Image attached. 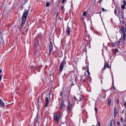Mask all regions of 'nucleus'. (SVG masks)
Returning a JSON list of instances; mask_svg holds the SVG:
<instances>
[{
	"mask_svg": "<svg viewBox=\"0 0 126 126\" xmlns=\"http://www.w3.org/2000/svg\"><path fill=\"white\" fill-rule=\"evenodd\" d=\"M122 9H120L119 8L115 7L114 11V13L115 15L119 17V19L120 18V14L121 11H122Z\"/></svg>",
	"mask_w": 126,
	"mask_h": 126,
	"instance_id": "f257e3e1",
	"label": "nucleus"
},
{
	"mask_svg": "<svg viewBox=\"0 0 126 126\" xmlns=\"http://www.w3.org/2000/svg\"><path fill=\"white\" fill-rule=\"evenodd\" d=\"M70 81L72 83L71 84V85L72 86L75 84H76L77 83L76 80V76L75 74H73L70 76Z\"/></svg>",
	"mask_w": 126,
	"mask_h": 126,
	"instance_id": "f03ea898",
	"label": "nucleus"
},
{
	"mask_svg": "<svg viewBox=\"0 0 126 126\" xmlns=\"http://www.w3.org/2000/svg\"><path fill=\"white\" fill-rule=\"evenodd\" d=\"M29 10V9L27 10L26 9L24 12L22 17V19L24 20V21L26 20L27 16L28 14V12Z\"/></svg>",
	"mask_w": 126,
	"mask_h": 126,
	"instance_id": "7ed1b4c3",
	"label": "nucleus"
},
{
	"mask_svg": "<svg viewBox=\"0 0 126 126\" xmlns=\"http://www.w3.org/2000/svg\"><path fill=\"white\" fill-rule=\"evenodd\" d=\"M74 99L75 100H77L79 101H80L83 100V97L80 95H77L76 96H74L73 97Z\"/></svg>",
	"mask_w": 126,
	"mask_h": 126,
	"instance_id": "20e7f679",
	"label": "nucleus"
},
{
	"mask_svg": "<svg viewBox=\"0 0 126 126\" xmlns=\"http://www.w3.org/2000/svg\"><path fill=\"white\" fill-rule=\"evenodd\" d=\"M66 64V63L64 59L63 61L60 64L59 68H60V71L61 72L63 70V68L64 66Z\"/></svg>",
	"mask_w": 126,
	"mask_h": 126,
	"instance_id": "39448f33",
	"label": "nucleus"
},
{
	"mask_svg": "<svg viewBox=\"0 0 126 126\" xmlns=\"http://www.w3.org/2000/svg\"><path fill=\"white\" fill-rule=\"evenodd\" d=\"M58 99L59 101L60 102V100L61 101L60 110H61L62 111L63 110V108L65 107V105L64 103L63 100L62 98H58Z\"/></svg>",
	"mask_w": 126,
	"mask_h": 126,
	"instance_id": "423d86ee",
	"label": "nucleus"
},
{
	"mask_svg": "<svg viewBox=\"0 0 126 126\" xmlns=\"http://www.w3.org/2000/svg\"><path fill=\"white\" fill-rule=\"evenodd\" d=\"M88 76L84 75L81 76L80 80L81 81L87 82V81Z\"/></svg>",
	"mask_w": 126,
	"mask_h": 126,
	"instance_id": "0eeeda50",
	"label": "nucleus"
},
{
	"mask_svg": "<svg viewBox=\"0 0 126 126\" xmlns=\"http://www.w3.org/2000/svg\"><path fill=\"white\" fill-rule=\"evenodd\" d=\"M68 106L67 107V109L66 110L67 112H70V110L71 108L72 104L70 103V101L68 100Z\"/></svg>",
	"mask_w": 126,
	"mask_h": 126,
	"instance_id": "6e6552de",
	"label": "nucleus"
},
{
	"mask_svg": "<svg viewBox=\"0 0 126 126\" xmlns=\"http://www.w3.org/2000/svg\"><path fill=\"white\" fill-rule=\"evenodd\" d=\"M54 120L57 122H58L60 115H57V113L56 112H55L54 113Z\"/></svg>",
	"mask_w": 126,
	"mask_h": 126,
	"instance_id": "1a4fd4ad",
	"label": "nucleus"
},
{
	"mask_svg": "<svg viewBox=\"0 0 126 126\" xmlns=\"http://www.w3.org/2000/svg\"><path fill=\"white\" fill-rule=\"evenodd\" d=\"M53 49L52 44L51 42L50 41L49 45V54L51 53Z\"/></svg>",
	"mask_w": 126,
	"mask_h": 126,
	"instance_id": "9d476101",
	"label": "nucleus"
},
{
	"mask_svg": "<svg viewBox=\"0 0 126 126\" xmlns=\"http://www.w3.org/2000/svg\"><path fill=\"white\" fill-rule=\"evenodd\" d=\"M120 30L121 32L123 33H126V29L123 26H122L120 29Z\"/></svg>",
	"mask_w": 126,
	"mask_h": 126,
	"instance_id": "9b49d317",
	"label": "nucleus"
},
{
	"mask_svg": "<svg viewBox=\"0 0 126 126\" xmlns=\"http://www.w3.org/2000/svg\"><path fill=\"white\" fill-rule=\"evenodd\" d=\"M23 21L24 20H22V24H21L18 27H17V28H19L20 29L19 31H21V28L23 27L26 20L24 21V22Z\"/></svg>",
	"mask_w": 126,
	"mask_h": 126,
	"instance_id": "f8f14e48",
	"label": "nucleus"
},
{
	"mask_svg": "<svg viewBox=\"0 0 126 126\" xmlns=\"http://www.w3.org/2000/svg\"><path fill=\"white\" fill-rule=\"evenodd\" d=\"M39 118H38L37 117L35 119V123L34 124V126H36L37 125H39L38 124V122H39Z\"/></svg>",
	"mask_w": 126,
	"mask_h": 126,
	"instance_id": "ddd939ff",
	"label": "nucleus"
},
{
	"mask_svg": "<svg viewBox=\"0 0 126 126\" xmlns=\"http://www.w3.org/2000/svg\"><path fill=\"white\" fill-rule=\"evenodd\" d=\"M34 46L35 47H36L37 46H38V42L37 39V38H36V39L34 40Z\"/></svg>",
	"mask_w": 126,
	"mask_h": 126,
	"instance_id": "4468645a",
	"label": "nucleus"
},
{
	"mask_svg": "<svg viewBox=\"0 0 126 126\" xmlns=\"http://www.w3.org/2000/svg\"><path fill=\"white\" fill-rule=\"evenodd\" d=\"M70 31V28L68 26H67L66 28V32H67V34L68 35H69Z\"/></svg>",
	"mask_w": 126,
	"mask_h": 126,
	"instance_id": "2eb2a0df",
	"label": "nucleus"
},
{
	"mask_svg": "<svg viewBox=\"0 0 126 126\" xmlns=\"http://www.w3.org/2000/svg\"><path fill=\"white\" fill-rule=\"evenodd\" d=\"M117 112V109L116 107H115L114 108V116L115 118V117L116 115Z\"/></svg>",
	"mask_w": 126,
	"mask_h": 126,
	"instance_id": "dca6fc26",
	"label": "nucleus"
},
{
	"mask_svg": "<svg viewBox=\"0 0 126 126\" xmlns=\"http://www.w3.org/2000/svg\"><path fill=\"white\" fill-rule=\"evenodd\" d=\"M45 100L46 101V103L45 105V107H47L49 103V99L47 97H46L45 99Z\"/></svg>",
	"mask_w": 126,
	"mask_h": 126,
	"instance_id": "f3484780",
	"label": "nucleus"
},
{
	"mask_svg": "<svg viewBox=\"0 0 126 126\" xmlns=\"http://www.w3.org/2000/svg\"><path fill=\"white\" fill-rule=\"evenodd\" d=\"M110 126H115V121L112 119L111 121Z\"/></svg>",
	"mask_w": 126,
	"mask_h": 126,
	"instance_id": "a211bd4d",
	"label": "nucleus"
},
{
	"mask_svg": "<svg viewBox=\"0 0 126 126\" xmlns=\"http://www.w3.org/2000/svg\"><path fill=\"white\" fill-rule=\"evenodd\" d=\"M126 39V33H124L123 34V35L122 36V40L123 42Z\"/></svg>",
	"mask_w": 126,
	"mask_h": 126,
	"instance_id": "6ab92c4d",
	"label": "nucleus"
},
{
	"mask_svg": "<svg viewBox=\"0 0 126 126\" xmlns=\"http://www.w3.org/2000/svg\"><path fill=\"white\" fill-rule=\"evenodd\" d=\"M0 103L2 107H4V104L3 102L0 99Z\"/></svg>",
	"mask_w": 126,
	"mask_h": 126,
	"instance_id": "aec40b11",
	"label": "nucleus"
},
{
	"mask_svg": "<svg viewBox=\"0 0 126 126\" xmlns=\"http://www.w3.org/2000/svg\"><path fill=\"white\" fill-rule=\"evenodd\" d=\"M121 16V18H123L124 17V15L123 14V12L122 11H121V14H120V16Z\"/></svg>",
	"mask_w": 126,
	"mask_h": 126,
	"instance_id": "412c9836",
	"label": "nucleus"
},
{
	"mask_svg": "<svg viewBox=\"0 0 126 126\" xmlns=\"http://www.w3.org/2000/svg\"><path fill=\"white\" fill-rule=\"evenodd\" d=\"M108 105L110 106V105L111 103V99L110 98H109L108 100Z\"/></svg>",
	"mask_w": 126,
	"mask_h": 126,
	"instance_id": "4be33fe9",
	"label": "nucleus"
},
{
	"mask_svg": "<svg viewBox=\"0 0 126 126\" xmlns=\"http://www.w3.org/2000/svg\"><path fill=\"white\" fill-rule=\"evenodd\" d=\"M38 37L40 38L41 40L42 39V35L41 34H39L38 36Z\"/></svg>",
	"mask_w": 126,
	"mask_h": 126,
	"instance_id": "5701e85b",
	"label": "nucleus"
},
{
	"mask_svg": "<svg viewBox=\"0 0 126 126\" xmlns=\"http://www.w3.org/2000/svg\"><path fill=\"white\" fill-rule=\"evenodd\" d=\"M107 63H106L104 66V67L103 69L104 70H105V69L107 67L106 66H107Z\"/></svg>",
	"mask_w": 126,
	"mask_h": 126,
	"instance_id": "b1692460",
	"label": "nucleus"
},
{
	"mask_svg": "<svg viewBox=\"0 0 126 126\" xmlns=\"http://www.w3.org/2000/svg\"><path fill=\"white\" fill-rule=\"evenodd\" d=\"M50 5V3L48 2H47L46 3V6L47 7H48Z\"/></svg>",
	"mask_w": 126,
	"mask_h": 126,
	"instance_id": "393cba45",
	"label": "nucleus"
},
{
	"mask_svg": "<svg viewBox=\"0 0 126 126\" xmlns=\"http://www.w3.org/2000/svg\"><path fill=\"white\" fill-rule=\"evenodd\" d=\"M115 44L113 43H111V45L112 47H115Z\"/></svg>",
	"mask_w": 126,
	"mask_h": 126,
	"instance_id": "a878e982",
	"label": "nucleus"
},
{
	"mask_svg": "<svg viewBox=\"0 0 126 126\" xmlns=\"http://www.w3.org/2000/svg\"><path fill=\"white\" fill-rule=\"evenodd\" d=\"M86 12L84 11L83 13V16H85L86 15Z\"/></svg>",
	"mask_w": 126,
	"mask_h": 126,
	"instance_id": "bb28decb",
	"label": "nucleus"
},
{
	"mask_svg": "<svg viewBox=\"0 0 126 126\" xmlns=\"http://www.w3.org/2000/svg\"><path fill=\"white\" fill-rule=\"evenodd\" d=\"M123 120H124V119H123V118L122 117H121V122H122L123 121Z\"/></svg>",
	"mask_w": 126,
	"mask_h": 126,
	"instance_id": "cd10ccee",
	"label": "nucleus"
},
{
	"mask_svg": "<svg viewBox=\"0 0 126 126\" xmlns=\"http://www.w3.org/2000/svg\"><path fill=\"white\" fill-rule=\"evenodd\" d=\"M122 8L124 9L125 8V6L124 5H122L121 6Z\"/></svg>",
	"mask_w": 126,
	"mask_h": 126,
	"instance_id": "c85d7f7f",
	"label": "nucleus"
},
{
	"mask_svg": "<svg viewBox=\"0 0 126 126\" xmlns=\"http://www.w3.org/2000/svg\"><path fill=\"white\" fill-rule=\"evenodd\" d=\"M123 2L124 5H126V1H125V0H123Z\"/></svg>",
	"mask_w": 126,
	"mask_h": 126,
	"instance_id": "c756f323",
	"label": "nucleus"
},
{
	"mask_svg": "<svg viewBox=\"0 0 126 126\" xmlns=\"http://www.w3.org/2000/svg\"><path fill=\"white\" fill-rule=\"evenodd\" d=\"M102 10L103 12H105V11H106L107 10H105V9H104L103 8H102Z\"/></svg>",
	"mask_w": 126,
	"mask_h": 126,
	"instance_id": "7c9ffc66",
	"label": "nucleus"
},
{
	"mask_svg": "<svg viewBox=\"0 0 126 126\" xmlns=\"http://www.w3.org/2000/svg\"><path fill=\"white\" fill-rule=\"evenodd\" d=\"M113 83L112 84V87H113V89L114 90L115 89V87L113 86Z\"/></svg>",
	"mask_w": 126,
	"mask_h": 126,
	"instance_id": "2f4dec72",
	"label": "nucleus"
},
{
	"mask_svg": "<svg viewBox=\"0 0 126 126\" xmlns=\"http://www.w3.org/2000/svg\"><path fill=\"white\" fill-rule=\"evenodd\" d=\"M94 110L95 111V113H96L97 112V108L96 107H95V108H94Z\"/></svg>",
	"mask_w": 126,
	"mask_h": 126,
	"instance_id": "473e14b6",
	"label": "nucleus"
},
{
	"mask_svg": "<svg viewBox=\"0 0 126 126\" xmlns=\"http://www.w3.org/2000/svg\"><path fill=\"white\" fill-rule=\"evenodd\" d=\"M2 75H1L0 74V81H1V79H2Z\"/></svg>",
	"mask_w": 126,
	"mask_h": 126,
	"instance_id": "72a5a7b5",
	"label": "nucleus"
},
{
	"mask_svg": "<svg viewBox=\"0 0 126 126\" xmlns=\"http://www.w3.org/2000/svg\"><path fill=\"white\" fill-rule=\"evenodd\" d=\"M117 124L118 125H120V123L119 122V121H117Z\"/></svg>",
	"mask_w": 126,
	"mask_h": 126,
	"instance_id": "f704fd0d",
	"label": "nucleus"
},
{
	"mask_svg": "<svg viewBox=\"0 0 126 126\" xmlns=\"http://www.w3.org/2000/svg\"><path fill=\"white\" fill-rule=\"evenodd\" d=\"M119 100L118 99H117V101H116V102L117 103V104H118L119 103Z\"/></svg>",
	"mask_w": 126,
	"mask_h": 126,
	"instance_id": "c9c22d12",
	"label": "nucleus"
},
{
	"mask_svg": "<svg viewBox=\"0 0 126 126\" xmlns=\"http://www.w3.org/2000/svg\"><path fill=\"white\" fill-rule=\"evenodd\" d=\"M60 95L61 96H62V93L61 91L60 92Z\"/></svg>",
	"mask_w": 126,
	"mask_h": 126,
	"instance_id": "e433bc0d",
	"label": "nucleus"
},
{
	"mask_svg": "<svg viewBox=\"0 0 126 126\" xmlns=\"http://www.w3.org/2000/svg\"><path fill=\"white\" fill-rule=\"evenodd\" d=\"M32 68L33 69L34 68V69H35V70H36V69L37 68V67H33Z\"/></svg>",
	"mask_w": 126,
	"mask_h": 126,
	"instance_id": "4c0bfd02",
	"label": "nucleus"
},
{
	"mask_svg": "<svg viewBox=\"0 0 126 126\" xmlns=\"http://www.w3.org/2000/svg\"><path fill=\"white\" fill-rule=\"evenodd\" d=\"M64 8V7L63 6H61V9L62 10H64L63 9V8Z\"/></svg>",
	"mask_w": 126,
	"mask_h": 126,
	"instance_id": "58836bf2",
	"label": "nucleus"
},
{
	"mask_svg": "<svg viewBox=\"0 0 126 126\" xmlns=\"http://www.w3.org/2000/svg\"><path fill=\"white\" fill-rule=\"evenodd\" d=\"M87 73H88V75H89V74H90V73L89 72V71L88 69L87 70Z\"/></svg>",
	"mask_w": 126,
	"mask_h": 126,
	"instance_id": "ea45409f",
	"label": "nucleus"
},
{
	"mask_svg": "<svg viewBox=\"0 0 126 126\" xmlns=\"http://www.w3.org/2000/svg\"><path fill=\"white\" fill-rule=\"evenodd\" d=\"M65 0H63L62 1V3H63L64 2Z\"/></svg>",
	"mask_w": 126,
	"mask_h": 126,
	"instance_id": "a19ab883",
	"label": "nucleus"
},
{
	"mask_svg": "<svg viewBox=\"0 0 126 126\" xmlns=\"http://www.w3.org/2000/svg\"><path fill=\"white\" fill-rule=\"evenodd\" d=\"M124 106L126 108V102H125L124 103Z\"/></svg>",
	"mask_w": 126,
	"mask_h": 126,
	"instance_id": "79ce46f5",
	"label": "nucleus"
},
{
	"mask_svg": "<svg viewBox=\"0 0 126 126\" xmlns=\"http://www.w3.org/2000/svg\"><path fill=\"white\" fill-rule=\"evenodd\" d=\"M107 68H110V67L109 66V64H107Z\"/></svg>",
	"mask_w": 126,
	"mask_h": 126,
	"instance_id": "37998d69",
	"label": "nucleus"
},
{
	"mask_svg": "<svg viewBox=\"0 0 126 126\" xmlns=\"http://www.w3.org/2000/svg\"><path fill=\"white\" fill-rule=\"evenodd\" d=\"M101 1H102V0H99V3L100 4V3L101 2Z\"/></svg>",
	"mask_w": 126,
	"mask_h": 126,
	"instance_id": "c03bdc74",
	"label": "nucleus"
},
{
	"mask_svg": "<svg viewBox=\"0 0 126 126\" xmlns=\"http://www.w3.org/2000/svg\"><path fill=\"white\" fill-rule=\"evenodd\" d=\"M28 31V28H27L26 29V31L27 32Z\"/></svg>",
	"mask_w": 126,
	"mask_h": 126,
	"instance_id": "a18cd8bd",
	"label": "nucleus"
},
{
	"mask_svg": "<svg viewBox=\"0 0 126 126\" xmlns=\"http://www.w3.org/2000/svg\"><path fill=\"white\" fill-rule=\"evenodd\" d=\"M62 12L64 14V11H65V10H62Z\"/></svg>",
	"mask_w": 126,
	"mask_h": 126,
	"instance_id": "49530a36",
	"label": "nucleus"
},
{
	"mask_svg": "<svg viewBox=\"0 0 126 126\" xmlns=\"http://www.w3.org/2000/svg\"><path fill=\"white\" fill-rule=\"evenodd\" d=\"M98 124H99V126H100V123L99 122H98Z\"/></svg>",
	"mask_w": 126,
	"mask_h": 126,
	"instance_id": "de8ad7c7",
	"label": "nucleus"
},
{
	"mask_svg": "<svg viewBox=\"0 0 126 126\" xmlns=\"http://www.w3.org/2000/svg\"><path fill=\"white\" fill-rule=\"evenodd\" d=\"M120 40H118V43H119L120 42Z\"/></svg>",
	"mask_w": 126,
	"mask_h": 126,
	"instance_id": "09e8293b",
	"label": "nucleus"
},
{
	"mask_svg": "<svg viewBox=\"0 0 126 126\" xmlns=\"http://www.w3.org/2000/svg\"><path fill=\"white\" fill-rule=\"evenodd\" d=\"M2 72V70L1 69H0V73H1Z\"/></svg>",
	"mask_w": 126,
	"mask_h": 126,
	"instance_id": "8fccbe9b",
	"label": "nucleus"
},
{
	"mask_svg": "<svg viewBox=\"0 0 126 126\" xmlns=\"http://www.w3.org/2000/svg\"><path fill=\"white\" fill-rule=\"evenodd\" d=\"M115 50H116V51L117 52L118 51V50L117 49H115Z\"/></svg>",
	"mask_w": 126,
	"mask_h": 126,
	"instance_id": "3c124183",
	"label": "nucleus"
},
{
	"mask_svg": "<svg viewBox=\"0 0 126 126\" xmlns=\"http://www.w3.org/2000/svg\"><path fill=\"white\" fill-rule=\"evenodd\" d=\"M38 101H39V96L38 97Z\"/></svg>",
	"mask_w": 126,
	"mask_h": 126,
	"instance_id": "603ef678",
	"label": "nucleus"
},
{
	"mask_svg": "<svg viewBox=\"0 0 126 126\" xmlns=\"http://www.w3.org/2000/svg\"><path fill=\"white\" fill-rule=\"evenodd\" d=\"M101 83L102 84V80L101 79Z\"/></svg>",
	"mask_w": 126,
	"mask_h": 126,
	"instance_id": "864d4df0",
	"label": "nucleus"
},
{
	"mask_svg": "<svg viewBox=\"0 0 126 126\" xmlns=\"http://www.w3.org/2000/svg\"><path fill=\"white\" fill-rule=\"evenodd\" d=\"M122 39V37H121L119 39V40H121Z\"/></svg>",
	"mask_w": 126,
	"mask_h": 126,
	"instance_id": "5fc2aeb1",
	"label": "nucleus"
},
{
	"mask_svg": "<svg viewBox=\"0 0 126 126\" xmlns=\"http://www.w3.org/2000/svg\"><path fill=\"white\" fill-rule=\"evenodd\" d=\"M124 126H126V125H125Z\"/></svg>",
	"mask_w": 126,
	"mask_h": 126,
	"instance_id": "6e6d98bb",
	"label": "nucleus"
},
{
	"mask_svg": "<svg viewBox=\"0 0 126 126\" xmlns=\"http://www.w3.org/2000/svg\"><path fill=\"white\" fill-rule=\"evenodd\" d=\"M89 36H89H89H88V37H89Z\"/></svg>",
	"mask_w": 126,
	"mask_h": 126,
	"instance_id": "4d7b16f0",
	"label": "nucleus"
},
{
	"mask_svg": "<svg viewBox=\"0 0 126 126\" xmlns=\"http://www.w3.org/2000/svg\"><path fill=\"white\" fill-rule=\"evenodd\" d=\"M125 26H126V24H125Z\"/></svg>",
	"mask_w": 126,
	"mask_h": 126,
	"instance_id": "13d9d810",
	"label": "nucleus"
},
{
	"mask_svg": "<svg viewBox=\"0 0 126 126\" xmlns=\"http://www.w3.org/2000/svg\"><path fill=\"white\" fill-rule=\"evenodd\" d=\"M123 24H124V22H123Z\"/></svg>",
	"mask_w": 126,
	"mask_h": 126,
	"instance_id": "bf43d9fd",
	"label": "nucleus"
},
{
	"mask_svg": "<svg viewBox=\"0 0 126 126\" xmlns=\"http://www.w3.org/2000/svg\"><path fill=\"white\" fill-rule=\"evenodd\" d=\"M70 12H71V11H70H70H69V13H70Z\"/></svg>",
	"mask_w": 126,
	"mask_h": 126,
	"instance_id": "052dcab7",
	"label": "nucleus"
},
{
	"mask_svg": "<svg viewBox=\"0 0 126 126\" xmlns=\"http://www.w3.org/2000/svg\"><path fill=\"white\" fill-rule=\"evenodd\" d=\"M70 12H71V11H70H70H69V13H70Z\"/></svg>",
	"mask_w": 126,
	"mask_h": 126,
	"instance_id": "680f3d73",
	"label": "nucleus"
},
{
	"mask_svg": "<svg viewBox=\"0 0 126 126\" xmlns=\"http://www.w3.org/2000/svg\"><path fill=\"white\" fill-rule=\"evenodd\" d=\"M70 12H71V11H70H70H69V13H70Z\"/></svg>",
	"mask_w": 126,
	"mask_h": 126,
	"instance_id": "e2e57ef3",
	"label": "nucleus"
},
{
	"mask_svg": "<svg viewBox=\"0 0 126 126\" xmlns=\"http://www.w3.org/2000/svg\"><path fill=\"white\" fill-rule=\"evenodd\" d=\"M38 101V103H39V101Z\"/></svg>",
	"mask_w": 126,
	"mask_h": 126,
	"instance_id": "0e129e2a",
	"label": "nucleus"
},
{
	"mask_svg": "<svg viewBox=\"0 0 126 126\" xmlns=\"http://www.w3.org/2000/svg\"><path fill=\"white\" fill-rule=\"evenodd\" d=\"M59 73H59V74H58V75H59Z\"/></svg>",
	"mask_w": 126,
	"mask_h": 126,
	"instance_id": "69168bd1",
	"label": "nucleus"
},
{
	"mask_svg": "<svg viewBox=\"0 0 126 126\" xmlns=\"http://www.w3.org/2000/svg\"><path fill=\"white\" fill-rule=\"evenodd\" d=\"M104 90L103 89H102V90Z\"/></svg>",
	"mask_w": 126,
	"mask_h": 126,
	"instance_id": "338daca9",
	"label": "nucleus"
},
{
	"mask_svg": "<svg viewBox=\"0 0 126 126\" xmlns=\"http://www.w3.org/2000/svg\"><path fill=\"white\" fill-rule=\"evenodd\" d=\"M125 19H126V18Z\"/></svg>",
	"mask_w": 126,
	"mask_h": 126,
	"instance_id": "774afa93",
	"label": "nucleus"
}]
</instances>
